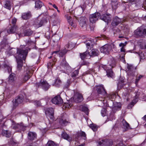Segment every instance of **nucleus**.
Masks as SVG:
<instances>
[{
    "label": "nucleus",
    "mask_w": 146,
    "mask_h": 146,
    "mask_svg": "<svg viewBox=\"0 0 146 146\" xmlns=\"http://www.w3.org/2000/svg\"><path fill=\"white\" fill-rule=\"evenodd\" d=\"M25 45H21L19 48H17V56H16L17 59H18L17 61V69L18 70H20L23 66L22 60H25L27 54L29 50H30L29 48H26L25 50L23 49L25 48Z\"/></svg>",
    "instance_id": "1"
},
{
    "label": "nucleus",
    "mask_w": 146,
    "mask_h": 146,
    "mask_svg": "<svg viewBox=\"0 0 146 146\" xmlns=\"http://www.w3.org/2000/svg\"><path fill=\"white\" fill-rule=\"evenodd\" d=\"M134 33L137 37H144L146 36V27L141 26L135 30Z\"/></svg>",
    "instance_id": "2"
},
{
    "label": "nucleus",
    "mask_w": 146,
    "mask_h": 146,
    "mask_svg": "<svg viewBox=\"0 0 146 146\" xmlns=\"http://www.w3.org/2000/svg\"><path fill=\"white\" fill-rule=\"evenodd\" d=\"M25 98H26L25 93H23V94L19 95L17 97L15 98V100L13 101V106L14 107H16L19 104L22 103Z\"/></svg>",
    "instance_id": "3"
},
{
    "label": "nucleus",
    "mask_w": 146,
    "mask_h": 146,
    "mask_svg": "<svg viewBox=\"0 0 146 146\" xmlns=\"http://www.w3.org/2000/svg\"><path fill=\"white\" fill-rule=\"evenodd\" d=\"M100 18V14L99 13H96L90 15L89 19L90 22L95 23Z\"/></svg>",
    "instance_id": "4"
},
{
    "label": "nucleus",
    "mask_w": 146,
    "mask_h": 146,
    "mask_svg": "<svg viewBox=\"0 0 146 146\" xmlns=\"http://www.w3.org/2000/svg\"><path fill=\"white\" fill-rule=\"evenodd\" d=\"M45 113L48 118L51 119L54 118V110L52 108H48L45 110Z\"/></svg>",
    "instance_id": "5"
},
{
    "label": "nucleus",
    "mask_w": 146,
    "mask_h": 146,
    "mask_svg": "<svg viewBox=\"0 0 146 146\" xmlns=\"http://www.w3.org/2000/svg\"><path fill=\"white\" fill-rule=\"evenodd\" d=\"M135 68L131 64H127V69H126L127 74L129 76H133L134 75Z\"/></svg>",
    "instance_id": "6"
},
{
    "label": "nucleus",
    "mask_w": 146,
    "mask_h": 146,
    "mask_svg": "<svg viewBox=\"0 0 146 146\" xmlns=\"http://www.w3.org/2000/svg\"><path fill=\"white\" fill-rule=\"evenodd\" d=\"M113 143L111 140H102L99 142L98 146H111L112 145Z\"/></svg>",
    "instance_id": "7"
},
{
    "label": "nucleus",
    "mask_w": 146,
    "mask_h": 146,
    "mask_svg": "<svg viewBox=\"0 0 146 146\" xmlns=\"http://www.w3.org/2000/svg\"><path fill=\"white\" fill-rule=\"evenodd\" d=\"M111 50V46L109 45L106 44L101 48L100 51L102 53L108 54Z\"/></svg>",
    "instance_id": "8"
},
{
    "label": "nucleus",
    "mask_w": 146,
    "mask_h": 146,
    "mask_svg": "<svg viewBox=\"0 0 146 146\" xmlns=\"http://www.w3.org/2000/svg\"><path fill=\"white\" fill-rule=\"evenodd\" d=\"M25 69L26 71L24 72L23 79L24 80L25 82L30 78V77L32 76V73L28 69L27 67H25Z\"/></svg>",
    "instance_id": "9"
},
{
    "label": "nucleus",
    "mask_w": 146,
    "mask_h": 146,
    "mask_svg": "<svg viewBox=\"0 0 146 146\" xmlns=\"http://www.w3.org/2000/svg\"><path fill=\"white\" fill-rule=\"evenodd\" d=\"M74 101L77 103L80 102L83 99L82 95L79 93H76L73 97Z\"/></svg>",
    "instance_id": "10"
},
{
    "label": "nucleus",
    "mask_w": 146,
    "mask_h": 146,
    "mask_svg": "<svg viewBox=\"0 0 146 146\" xmlns=\"http://www.w3.org/2000/svg\"><path fill=\"white\" fill-rule=\"evenodd\" d=\"M46 21L44 19L41 20H36L33 24V26L36 28H38L42 26L45 23H46Z\"/></svg>",
    "instance_id": "11"
},
{
    "label": "nucleus",
    "mask_w": 146,
    "mask_h": 146,
    "mask_svg": "<svg viewBox=\"0 0 146 146\" xmlns=\"http://www.w3.org/2000/svg\"><path fill=\"white\" fill-rule=\"evenodd\" d=\"M12 128L14 129H19L20 130L23 131L25 130V127L23 125L22 123L19 124L13 122L12 125Z\"/></svg>",
    "instance_id": "12"
},
{
    "label": "nucleus",
    "mask_w": 146,
    "mask_h": 146,
    "mask_svg": "<svg viewBox=\"0 0 146 146\" xmlns=\"http://www.w3.org/2000/svg\"><path fill=\"white\" fill-rule=\"evenodd\" d=\"M111 16L110 14H104L100 17V19L107 23L111 21Z\"/></svg>",
    "instance_id": "13"
},
{
    "label": "nucleus",
    "mask_w": 146,
    "mask_h": 146,
    "mask_svg": "<svg viewBox=\"0 0 146 146\" xmlns=\"http://www.w3.org/2000/svg\"><path fill=\"white\" fill-rule=\"evenodd\" d=\"M52 102L55 104H60L63 102V100L60 96H56L51 100Z\"/></svg>",
    "instance_id": "14"
},
{
    "label": "nucleus",
    "mask_w": 146,
    "mask_h": 146,
    "mask_svg": "<svg viewBox=\"0 0 146 146\" xmlns=\"http://www.w3.org/2000/svg\"><path fill=\"white\" fill-rule=\"evenodd\" d=\"M87 19L85 17H81L78 19V21L80 26L82 27H86Z\"/></svg>",
    "instance_id": "15"
},
{
    "label": "nucleus",
    "mask_w": 146,
    "mask_h": 146,
    "mask_svg": "<svg viewBox=\"0 0 146 146\" xmlns=\"http://www.w3.org/2000/svg\"><path fill=\"white\" fill-rule=\"evenodd\" d=\"M120 123L121 127L124 128L128 129L129 127V124L123 118H121L120 119Z\"/></svg>",
    "instance_id": "16"
},
{
    "label": "nucleus",
    "mask_w": 146,
    "mask_h": 146,
    "mask_svg": "<svg viewBox=\"0 0 146 146\" xmlns=\"http://www.w3.org/2000/svg\"><path fill=\"white\" fill-rule=\"evenodd\" d=\"M97 90L98 93L101 94L103 95L106 94V93L103 85L98 86L97 87Z\"/></svg>",
    "instance_id": "17"
},
{
    "label": "nucleus",
    "mask_w": 146,
    "mask_h": 146,
    "mask_svg": "<svg viewBox=\"0 0 146 146\" xmlns=\"http://www.w3.org/2000/svg\"><path fill=\"white\" fill-rule=\"evenodd\" d=\"M104 69L106 71L107 75L108 77L113 78L114 77V74L113 71L111 70H109L106 66H104ZM111 68H110L111 69Z\"/></svg>",
    "instance_id": "18"
},
{
    "label": "nucleus",
    "mask_w": 146,
    "mask_h": 146,
    "mask_svg": "<svg viewBox=\"0 0 146 146\" xmlns=\"http://www.w3.org/2000/svg\"><path fill=\"white\" fill-rule=\"evenodd\" d=\"M15 77L14 74H11L8 80V82L9 84L13 85L15 83Z\"/></svg>",
    "instance_id": "19"
},
{
    "label": "nucleus",
    "mask_w": 146,
    "mask_h": 146,
    "mask_svg": "<svg viewBox=\"0 0 146 146\" xmlns=\"http://www.w3.org/2000/svg\"><path fill=\"white\" fill-rule=\"evenodd\" d=\"M17 30V28L16 25H13L11 28L7 30V32L9 34L15 33Z\"/></svg>",
    "instance_id": "20"
},
{
    "label": "nucleus",
    "mask_w": 146,
    "mask_h": 146,
    "mask_svg": "<svg viewBox=\"0 0 146 146\" xmlns=\"http://www.w3.org/2000/svg\"><path fill=\"white\" fill-rule=\"evenodd\" d=\"M86 8V5L84 4L82 5H81L80 7H79L76 9V11L78 12V14H81L84 11Z\"/></svg>",
    "instance_id": "21"
},
{
    "label": "nucleus",
    "mask_w": 146,
    "mask_h": 146,
    "mask_svg": "<svg viewBox=\"0 0 146 146\" xmlns=\"http://www.w3.org/2000/svg\"><path fill=\"white\" fill-rule=\"evenodd\" d=\"M86 46L88 49L90 48V49L92 48L93 45L95 44V42L93 40H89L85 42Z\"/></svg>",
    "instance_id": "22"
},
{
    "label": "nucleus",
    "mask_w": 146,
    "mask_h": 146,
    "mask_svg": "<svg viewBox=\"0 0 146 146\" xmlns=\"http://www.w3.org/2000/svg\"><path fill=\"white\" fill-rule=\"evenodd\" d=\"M99 53V51L97 49H92L90 52H89V55L90 56H97Z\"/></svg>",
    "instance_id": "23"
},
{
    "label": "nucleus",
    "mask_w": 146,
    "mask_h": 146,
    "mask_svg": "<svg viewBox=\"0 0 146 146\" xmlns=\"http://www.w3.org/2000/svg\"><path fill=\"white\" fill-rule=\"evenodd\" d=\"M37 135L36 133L32 132H29L28 133V137L29 139L30 140H33L36 138Z\"/></svg>",
    "instance_id": "24"
},
{
    "label": "nucleus",
    "mask_w": 146,
    "mask_h": 146,
    "mask_svg": "<svg viewBox=\"0 0 146 146\" xmlns=\"http://www.w3.org/2000/svg\"><path fill=\"white\" fill-rule=\"evenodd\" d=\"M31 16V14L30 12H28L27 13H24L22 14L21 17L23 19L27 20L30 18Z\"/></svg>",
    "instance_id": "25"
},
{
    "label": "nucleus",
    "mask_w": 146,
    "mask_h": 146,
    "mask_svg": "<svg viewBox=\"0 0 146 146\" xmlns=\"http://www.w3.org/2000/svg\"><path fill=\"white\" fill-rule=\"evenodd\" d=\"M121 20L120 19L117 17H115L113 20L111 24L112 26H114L118 25L119 23H121Z\"/></svg>",
    "instance_id": "26"
},
{
    "label": "nucleus",
    "mask_w": 146,
    "mask_h": 146,
    "mask_svg": "<svg viewBox=\"0 0 146 146\" xmlns=\"http://www.w3.org/2000/svg\"><path fill=\"white\" fill-rule=\"evenodd\" d=\"M139 94H137L135 95V98L132 101V102H131L130 104L128 105V107L129 108H130L132 107L138 101L137 98L139 96Z\"/></svg>",
    "instance_id": "27"
},
{
    "label": "nucleus",
    "mask_w": 146,
    "mask_h": 146,
    "mask_svg": "<svg viewBox=\"0 0 146 146\" xmlns=\"http://www.w3.org/2000/svg\"><path fill=\"white\" fill-rule=\"evenodd\" d=\"M66 17L67 19L70 24L72 27H75L76 26V25L72 21H71L72 18L68 15H66Z\"/></svg>",
    "instance_id": "28"
},
{
    "label": "nucleus",
    "mask_w": 146,
    "mask_h": 146,
    "mask_svg": "<svg viewBox=\"0 0 146 146\" xmlns=\"http://www.w3.org/2000/svg\"><path fill=\"white\" fill-rule=\"evenodd\" d=\"M38 84H37L36 86L38 85V86H42L43 88H45V90H47L48 89V88H47L46 89V88H45V87L47 86L48 85L46 81L41 80L40 83Z\"/></svg>",
    "instance_id": "29"
},
{
    "label": "nucleus",
    "mask_w": 146,
    "mask_h": 146,
    "mask_svg": "<svg viewBox=\"0 0 146 146\" xmlns=\"http://www.w3.org/2000/svg\"><path fill=\"white\" fill-rule=\"evenodd\" d=\"M89 52L87 50L83 53H80V56L82 60H84L85 58H88L90 56L89 55Z\"/></svg>",
    "instance_id": "30"
},
{
    "label": "nucleus",
    "mask_w": 146,
    "mask_h": 146,
    "mask_svg": "<svg viewBox=\"0 0 146 146\" xmlns=\"http://www.w3.org/2000/svg\"><path fill=\"white\" fill-rule=\"evenodd\" d=\"M11 4L9 1H7L4 2V7L9 10L11 8Z\"/></svg>",
    "instance_id": "31"
},
{
    "label": "nucleus",
    "mask_w": 146,
    "mask_h": 146,
    "mask_svg": "<svg viewBox=\"0 0 146 146\" xmlns=\"http://www.w3.org/2000/svg\"><path fill=\"white\" fill-rule=\"evenodd\" d=\"M62 136L63 138L68 141H70L71 140V138L66 132H64L62 134Z\"/></svg>",
    "instance_id": "32"
},
{
    "label": "nucleus",
    "mask_w": 146,
    "mask_h": 146,
    "mask_svg": "<svg viewBox=\"0 0 146 146\" xmlns=\"http://www.w3.org/2000/svg\"><path fill=\"white\" fill-rule=\"evenodd\" d=\"M56 59L55 58H54L53 61H52L50 62H49V63H48L47 67L48 69H51L52 68L53 65L55 64V62H56Z\"/></svg>",
    "instance_id": "33"
},
{
    "label": "nucleus",
    "mask_w": 146,
    "mask_h": 146,
    "mask_svg": "<svg viewBox=\"0 0 146 146\" xmlns=\"http://www.w3.org/2000/svg\"><path fill=\"white\" fill-rule=\"evenodd\" d=\"M61 65L65 69H66L69 67V65L66 62L65 59L62 60Z\"/></svg>",
    "instance_id": "34"
},
{
    "label": "nucleus",
    "mask_w": 146,
    "mask_h": 146,
    "mask_svg": "<svg viewBox=\"0 0 146 146\" xmlns=\"http://www.w3.org/2000/svg\"><path fill=\"white\" fill-rule=\"evenodd\" d=\"M121 104L120 102H115L114 104V106L113 108V110H118L120 109L121 107Z\"/></svg>",
    "instance_id": "35"
},
{
    "label": "nucleus",
    "mask_w": 146,
    "mask_h": 146,
    "mask_svg": "<svg viewBox=\"0 0 146 146\" xmlns=\"http://www.w3.org/2000/svg\"><path fill=\"white\" fill-rule=\"evenodd\" d=\"M61 20L59 17L56 19L53 22L54 25L58 26L60 25Z\"/></svg>",
    "instance_id": "36"
},
{
    "label": "nucleus",
    "mask_w": 146,
    "mask_h": 146,
    "mask_svg": "<svg viewBox=\"0 0 146 146\" xmlns=\"http://www.w3.org/2000/svg\"><path fill=\"white\" fill-rule=\"evenodd\" d=\"M42 3L39 1H37L35 2V8H40L42 6Z\"/></svg>",
    "instance_id": "37"
},
{
    "label": "nucleus",
    "mask_w": 146,
    "mask_h": 146,
    "mask_svg": "<svg viewBox=\"0 0 146 146\" xmlns=\"http://www.w3.org/2000/svg\"><path fill=\"white\" fill-rule=\"evenodd\" d=\"M108 63L110 66H111L112 68H113L115 66V61L113 58H111L110 60L108 61Z\"/></svg>",
    "instance_id": "38"
},
{
    "label": "nucleus",
    "mask_w": 146,
    "mask_h": 146,
    "mask_svg": "<svg viewBox=\"0 0 146 146\" xmlns=\"http://www.w3.org/2000/svg\"><path fill=\"white\" fill-rule=\"evenodd\" d=\"M2 134L7 137H9L11 136L10 133L7 130H3L2 132Z\"/></svg>",
    "instance_id": "39"
},
{
    "label": "nucleus",
    "mask_w": 146,
    "mask_h": 146,
    "mask_svg": "<svg viewBox=\"0 0 146 146\" xmlns=\"http://www.w3.org/2000/svg\"><path fill=\"white\" fill-rule=\"evenodd\" d=\"M33 33V31L30 29H29L26 30L24 34V36H29L31 35Z\"/></svg>",
    "instance_id": "40"
},
{
    "label": "nucleus",
    "mask_w": 146,
    "mask_h": 146,
    "mask_svg": "<svg viewBox=\"0 0 146 146\" xmlns=\"http://www.w3.org/2000/svg\"><path fill=\"white\" fill-rule=\"evenodd\" d=\"M67 50L66 49L61 50L59 53V56L62 57L67 52Z\"/></svg>",
    "instance_id": "41"
},
{
    "label": "nucleus",
    "mask_w": 146,
    "mask_h": 146,
    "mask_svg": "<svg viewBox=\"0 0 146 146\" xmlns=\"http://www.w3.org/2000/svg\"><path fill=\"white\" fill-rule=\"evenodd\" d=\"M115 0H114L113 1V0H112V8L114 9H115L117 7L118 3L117 2H115Z\"/></svg>",
    "instance_id": "42"
},
{
    "label": "nucleus",
    "mask_w": 146,
    "mask_h": 146,
    "mask_svg": "<svg viewBox=\"0 0 146 146\" xmlns=\"http://www.w3.org/2000/svg\"><path fill=\"white\" fill-rule=\"evenodd\" d=\"M138 56H139L141 59H143L145 58V54L142 52L136 53Z\"/></svg>",
    "instance_id": "43"
},
{
    "label": "nucleus",
    "mask_w": 146,
    "mask_h": 146,
    "mask_svg": "<svg viewBox=\"0 0 146 146\" xmlns=\"http://www.w3.org/2000/svg\"><path fill=\"white\" fill-rule=\"evenodd\" d=\"M90 127L94 131H96L97 130V127L96 125L94 124H90Z\"/></svg>",
    "instance_id": "44"
},
{
    "label": "nucleus",
    "mask_w": 146,
    "mask_h": 146,
    "mask_svg": "<svg viewBox=\"0 0 146 146\" xmlns=\"http://www.w3.org/2000/svg\"><path fill=\"white\" fill-rule=\"evenodd\" d=\"M140 47L141 49H145L146 48V41H145L140 44Z\"/></svg>",
    "instance_id": "45"
},
{
    "label": "nucleus",
    "mask_w": 146,
    "mask_h": 146,
    "mask_svg": "<svg viewBox=\"0 0 146 146\" xmlns=\"http://www.w3.org/2000/svg\"><path fill=\"white\" fill-rule=\"evenodd\" d=\"M79 73V71L78 70H76L74 71L72 73L71 75L72 77L74 78L77 76Z\"/></svg>",
    "instance_id": "46"
},
{
    "label": "nucleus",
    "mask_w": 146,
    "mask_h": 146,
    "mask_svg": "<svg viewBox=\"0 0 146 146\" xmlns=\"http://www.w3.org/2000/svg\"><path fill=\"white\" fill-rule=\"evenodd\" d=\"M47 146H56V144L52 141H49L47 144Z\"/></svg>",
    "instance_id": "47"
},
{
    "label": "nucleus",
    "mask_w": 146,
    "mask_h": 146,
    "mask_svg": "<svg viewBox=\"0 0 146 146\" xmlns=\"http://www.w3.org/2000/svg\"><path fill=\"white\" fill-rule=\"evenodd\" d=\"M29 1V0H23L19 2V4L20 5H24L27 3Z\"/></svg>",
    "instance_id": "48"
},
{
    "label": "nucleus",
    "mask_w": 146,
    "mask_h": 146,
    "mask_svg": "<svg viewBox=\"0 0 146 146\" xmlns=\"http://www.w3.org/2000/svg\"><path fill=\"white\" fill-rule=\"evenodd\" d=\"M55 84L56 86H58L61 83V80L58 78H57L55 81Z\"/></svg>",
    "instance_id": "49"
},
{
    "label": "nucleus",
    "mask_w": 146,
    "mask_h": 146,
    "mask_svg": "<svg viewBox=\"0 0 146 146\" xmlns=\"http://www.w3.org/2000/svg\"><path fill=\"white\" fill-rule=\"evenodd\" d=\"M82 110L83 111H84L85 113L87 114L88 115V109L86 107H83L82 108Z\"/></svg>",
    "instance_id": "50"
},
{
    "label": "nucleus",
    "mask_w": 146,
    "mask_h": 146,
    "mask_svg": "<svg viewBox=\"0 0 146 146\" xmlns=\"http://www.w3.org/2000/svg\"><path fill=\"white\" fill-rule=\"evenodd\" d=\"M80 135L81 136L84 137V139H86V134L84 132L82 131L80 133Z\"/></svg>",
    "instance_id": "51"
},
{
    "label": "nucleus",
    "mask_w": 146,
    "mask_h": 146,
    "mask_svg": "<svg viewBox=\"0 0 146 146\" xmlns=\"http://www.w3.org/2000/svg\"><path fill=\"white\" fill-rule=\"evenodd\" d=\"M101 114L102 116L104 117L105 115L106 114V109H103L101 111Z\"/></svg>",
    "instance_id": "52"
},
{
    "label": "nucleus",
    "mask_w": 146,
    "mask_h": 146,
    "mask_svg": "<svg viewBox=\"0 0 146 146\" xmlns=\"http://www.w3.org/2000/svg\"><path fill=\"white\" fill-rule=\"evenodd\" d=\"M72 106L71 104L70 103H68L67 104H66L65 105V106L66 108H70Z\"/></svg>",
    "instance_id": "53"
},
{
    "label": "nucleus",
    "mask_w": 146,
    "mask_h": 146,
    "mask_svg": "<svg viewBox=\"0 0 146 146\" xmlns=\"http://www.w3.org/2000/svg\"><path fill=\"white\" fill-rule=\"evenodd\" d=\"M98 100H100V102H101V103H103V104L105 106H106V101L104 99H104L103 98L102 99V100H100V98H99V99H98Z\"/></svg>",
    "instance_id": "54"
},
{
    "label": "nucleus",
    "mask_w": 146,
    "mask_h": 146,
    "mask_svg": "<svg viewBox=\"0 0 146 146\" xmlns=\"http://www.w3.org/2000/svg\"><path fill=\"white\" fill-rule=\"evenodd\" d=\"M60 123H62L64 125H65L66 124V123H68V121H66V120H63V119L60 121Z\"/></svg>",
    "instance_id": "55"
},
{
    "label": "nucleus",
    "mask_w": 146,
    "mask_h": 146,
    "mask_svg": "<svg viewBox=\"0 0 146 146\" xmlns=\"http://www.w3.org/2000/svg\"><path fill=\"white\" fill-rule=\"evenodd\" d=\"M35 104L36 106H39L41 105V103L39 101H36L35 102Z\"/></svg>",
    "instance_id": "56"
},
{
    "label": "nucleus",
    "mask_w": 146,
    "mask_h": 146,
    "mask_svg": "<svg viewBox=\"0 0 146 146\" xmlns=\"http://www.w3.org/2000/svg\"><path fill=\"white\" fill-rule=\"evenodd\" d=\"M17 21V19L15 18L13 19L12 21V23L14 25H15V23H16Z\"/></svg>",
    "instance_id": "57"
},
{
    "label": "nucleus",
    "mask_w": 146,
    "mask_h": 146,
    "mask_svg": "<svg viewBox=\"0 0 146 146\" xmlns=\"http://www.w3.org/2000/svg\"><path fill=\"white\" fill-rule=\"evenodd\" d=\"M111 46V49H116V46L115 44L113 43L111 45H110Z\"/></svg>",
    "instance_id": "58"
},
{
    "label": "nucleus",
    "mask_w": 146,
    "mask_h": 146,
    "mask_svg": "<svg viewBox=\"0 0 146 146\" xmlns=\"http://www.w3.org/2000/svg\"><path fill=\"white\" fill-rule=\"evenodd\" d=\"M142 77V76L140 75L138 77H137L136 79L135 83H137L139 80Z\"/></svg>",
    "instance_id": "59"
},
{
    "label": "nucleus",
    "mask_w": 146,
    "mask_h": 146,
    "mask_svg": "<svg viewBox=\"0 0 146 146\" xmlns=\"http://www.w3.org/2000/svg\"><path fill=\"white\" fill-rule=\"evenodd\" d=\"M126 43L127 42H125V44L124 43H121L119 44V46L120 47H121V48H124V47L125 46Z\"/></svg>",
    "instance_id": "60"
},
{
    "label": "nucleus",
    "mask_w": 146,
    "mask_h": 146,
    "mask_svg": "<svg viewBox=\"0 0 146 146\" xmlns=\"http://www.w3.org/2000/svg\"><path fill=\"white\" fill-rule=\"evenodd\" d=\"M144 8V9L146 10V1H145L143 3V5L142 6Z\"/></svg>",
    "instance_id": "61"
},
{
    "label": "nucleus",
    "mask_w": 146,
    "mask_h": 146,
    "mask_svg": "<svg viewBox=\"0 0 146 146\" xmlns=\"http://www.w3.org/2000/svg\"><path fill=\"white\" fill-rule=\"evenodd\" d=\"M52 17L56 18V19L58 17H59V16L57 15L56 13H54L52 15Z\"/></svg>",
    "instance_id": "62"
},
{
    "label": "nucleus",
    "mask_w": 146,
    "mask_h": 146,
    "mask_svg": "<svg viewBox=\"0 0 146 146\" xmlns=\"http://www.w3.org/2000/svg\"><path fill=\"white\" fill-rule=\"evenodd\" d=\"M129 95V93H123V96H124V98H126V97H128Z\"/></svg>",
    "instance_id": "63"
},
{
    "label": "nucleus",
    "mask_w": 146,
    "mask_h": 146,
    "mask_svg": "<svg viewBox=\"0 0 146 146\" xmlns=\"http://www.w3.org/2000/svg\"><path fill=\"white\" fill-rule=\"evenodd\" d=\"M122 145V143L121 141H120L119 143H117L116 145L117 146H121Z\"/></svg>",
    "instance_id": "64"
}]
</instances>
